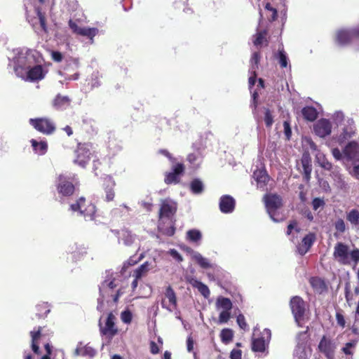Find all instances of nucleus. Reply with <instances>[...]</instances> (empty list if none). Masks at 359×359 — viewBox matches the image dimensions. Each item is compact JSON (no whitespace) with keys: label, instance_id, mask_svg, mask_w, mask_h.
<instances>
[{"label":"nucleus","instance_id":"obj_1","mask_svg":"<svg viewBox=\"0 0 359 359\" xmlns=\"http://www.w3.org/2000/svg\"><path fill=\"white\" fill-rule=\"evenodd\" d=\"M333 257L340 264L350 265L353 262V267H355L359 262V249L354 248L349 251L348 245L338 242L334 245Z\"/></svg>","mask_w":359,"mask_h":359},{"label":"nucleus","instance_id":"obj_33","mask_svg":"<svg viewBox=\"0 0 359 359\" xmlns=\"http://www.w3.org/2000/svg\"><path fill=\"white\" fill-rule=\"evenodd\" d=\"M189 187L191 191L194 194H200L204 190V185L203 182L198 178L194 179L191 182Z\"/></svg>","mask_w":359,"mask_h":359},{"label":"nucleus","instance_id":"obj_6","mask_svg":"<svg viewBox=\"0 0 359 359\" xmlns=\"http://www.w3.org/2000/svg\"><path fill=\"white\" fill-rule=\"evenodd\" d=\"M185 172V166L182 163H175L172 167V171L165 174L164 182L166 184H179L180 182L181 176Z\"/></svg>","mask_w":359,"mask_h":359},{"label":"nucleus","instance_id":"obj_16","mask_svg":"<svg viewBox=\"0 0 359 359\" xmlns=\"http://www.w3.org/2000/svg\"><path fill=\"white\" fill-rule=\"evenodd\" d=\"M236 201L229 195H224L219 200V210L223 213L232 212L235 208Z\"/></svg>","mask_w":359,"mask_h":359},{"label":"nucleus","instance_id":"obj_29","mask_svg":"<svg viewBox=\"0 0 359 359\" xmlns=\"http://www.w3.org/2000/svg\"><path fill=\"white\" fill-rule=\"evenodd\" d=\"M268 32L266 29L257 32L254 36L253 43L255 46H258L265 43V46H268L269 41L266 39Z\"/></svg>","mask_w":359,"mask_h":359},{"label":"nucleus","instance_id":"obj_24","mask_svg":"<svg viewBox=\"0 0 359 359\" xmlns=\"http://www.w3.org/2000/svg\"><path fill=\"white\" fill-rule=\"evenodd\" d=\"M188 282L193 287L196 288L204 297L208 298L210 296V292L208 287L202 282L195 278L189 279Z\"/></svg>","mask_w":359,"mask_h":359},{"label":"nucleus","instance_id":"obj_57","mask_svg":"<svg viewBox=\"0 0 359 359\" xmlns=\"http://www.w3.org/2000/svg\"><path fill=\"white\" fill-rule=\"evenodd\" d=\"M169 253L177 262H181L183 261L182 256L176 250L171 249Z\"/></svg>","mask_w":359,"mask_h":359},{"label":"nucleus","instance_id":"obj_40","mask_svg":"<svg viewBox=\"0 0 359 359\" xmlns=\"http://www.w3.org/2000/svg\"><path fill=\"white\" fill-rule=\"evenodd\" d=\"M260 59L261 55L259 52L253 53L250 59L251 69L253 72H256V70L258 69Z\"/></svg>","mask_w":359,"mask_h":359},{"label":"nucleus","instance_id":"obj_2","mask_svg":"<svg viewBox=\"0 0 359 359\" xmlns=\"http://www.w3.org/2000/svg\"><path fill=\"white\" fill-rule=\"evenodd\" d=\"M73 212H79L86 220H93L96 213V207L91 202L86 201L84 197H80L74 203L69 206Z\"/></svg>","mask_w":359,"mask_h":359},{"label":"nucleus","instance_id":"obj_64","mask_svg":"<svg viewBox=\"0 0 359 359\" xmlns=\"http://www.w3.org/2000/svg\"><path fill=\"white\" fill-rule=\"evenodd\" d=\"M353 39H359V26L351 29Z\"/></svg>","mask_w":359,"mask_h":359},{"label":"nucleus","instance_id":"obj_5","mask_svg":"<svg viewBox=\"0 0 359 359\" xmlns=\"http://www.w3.org/2000/svg\"><path fill=\"white\" fill-rule=\"evenodd\" d=\"M75 186L69 178L60 174L57 177L56 190L59 195L63 197L72 196L75 191Z\"/></svg>","mask_w":359,"mask_h":359},{"label":"nucleus","instance_id":"obj_23","mask_svg":"<svg viewBox=\"0 0 359 359\" xmlns=\"http://www.w3.org/2000/svg\"><path fill=\"white\" fill-rule=\"evenodd\" d=\"M165 295L168 299L170 305L172 307L170 308L169 306H167L165 304L164 300H162V302H161L162 307L166 309L167 310H168L170 311H172L173 309H175L177 308V302L176 294L170 285L167 287V288L165 290Z\"/></svg>","mask_w":359,"mask_h":359},{"label":"nucleus","instance_id":"obj_45","mask_svg":"<svg viewBox=\"0 0 359 359\" xmlns=\"http://www.w3.org/2000/svg\"><path fill=\"white\" fill-rule=\"evenodd\" d=\"M81 355L83 356H88L90 358H93L96 354V351L91 346H88V344L86 345L81 350Z\"/></svg>","mask_w":359,"mask_h":359},{"label":"nucleus","instance_id":"obj_3","mask_svg":"<svg viewBox=\"0 0 359 359\" xmlns=\"http://www.w3.org/2000/svg\"><path fill=\"white\" fill-rule=\"evenodd\" d=\"M29 124L37 131L44 135H51L56 129L54 121L48 117L30 118Z\"/></svg>","mask_w":359,"mask_h":359},{"label":"nucleus","instance_id":"obj_56","mask_svg":"<svg viewBox=\"0 0 359 359\" xmlns=\"http://www.w3.org/2000/svg\"><path fill=\"white\" fill-rule=\"evenodd\" d=\"M355 346V343L353 342H348L345 344V346L343 347L342 351L346 355H352V351H351V348Z\"/></svg>","mask_w":359,"mask_h":359},{"label":"nucleus","instance_id":"obj_42","mask_svg":"<svg viewBox=\"0 0 359 359\" xmlns=\"http://www.w3.org/2000/svg\"><path fill=\"white\" fill-rule=\"evenodd\" d=\"M27 70L25 67L21 66V65H16L14 67V72L16 74V76L22 80L26 81V76L27 74Z\"/></svg>","mask_w":359,"mask_h":359},{"label":"nucleus","instance_id":"obj_31","mask_svg":"<svg viewBox=\"0 0 359 359\" xmlns=\"http://www.w3.org/2000/svg\"><path fill=\"white\" fill-rule=\"evenodd\" d=\"M346 220L353 226H359V210L353 208L346 212Z\"/></svg>","mask_w":359,"mask_h":359},{"label":"nucleus","instance_id":"obj_41","mask_svg":"<svg viewBox=\"0 0 359 359\" xmlns=\"http://www.w3.org/2000/svg\"><path fill=\"white\" fill-rule=\"evenodd\" d=\"M194 259L197 264L203 269H208L210 267V264L208 259L203 257L200 253H196L194 255Z\"/></svg>","mask_w":359,"mask_h":359},{"label":"nucleus","instance_id":"obj_63","mask_svg":"<svg viewBox=\"0 0 359 359\" xmlns=\"http://www.w3.org/2000/svg\"><path fill=\"white\" fill-rule=\"evenodd\" d=\"M345 298L347 302L351 300V291L348 285H346L345 287Z\"/></svg>","mask_w":359,"mask_h":359},{"label":"nucleus","instance_id":"obj_38","mask_svg":"<svg viewBox=\"0 0 359 359\" xmlns=\"http://www.w3.org/2000/svg\"><path fill=\"white\" fill-rule=\"evenodd\" d=\"M264 121L266 128H270L273 123V116L269 108L264 109Z\"/></svg>","mask_w":359,"mask_h":359},{"label":"nucleus","instance_id":"obj_19","mask_svg":"<svg viewBox=\"0 0 359 359\" xmlns=\"http://www.w3.org/2000/svg\"><path fill=\"white\" fill-rule=\"evenodd\" d=\"M316 241V235L313 233L306 234L302 241V243L297 247V251L301 255H304L311 248Z\"/></svg>","mask_w":359,"mask_h":359},{"label":"nucleus","instance_id":"obj_47","mask_svg":"<svg viewBox=\"0 0 359 359\" xmlns=\"http://www.w3.org/2000/svg\"><path fill=\"white\" fill-rule=\"evenodd\" d=\"M335 316H336V320H337V325L340 327L344 328L346 327V320H345V317L343 314V311L341 309L337 311L336 312Z\"/></svg>","mask_w":359,"mask_h":359},{"label":"nucleus","instance_id":"obj_58","mask_svg":"<svg viewBox=\"0 0 359 359\" xmlns=\"http://www.w3.org/2000/svg\"><path fill=\"white\" fill-rule=\"evenodd\" d=\"M194 341L191 335H189L187 339V348L189 352L194 351Z\"/></svg>","mask_w":359,"mask_h":359},{"label":"nucleus","instance_id":"obj_25","mask_svg":"<svg viewBox=\"0 0 359 359\" xmlns=\"http://www.w3.org/2000/svg\"><path fill=\"white\" fill-rule=\"evenodd\" d=\"M42 327H38L37 330L30 332L32 337V348L34 353L39 355L41 353L38 341L42 336Z\"/></svg>","mask_w":359,"mask_h":359},{"label":"nucleus","instance_id":"obj_4","mask_svg":"<svg viewBox=\"0 0 359 359\" xmlns=\"http://www.w3.org/2000/svg\"><path fill=\"white\" fill-rule=\"evenodd\" d=\"M271 339V332L269 329L265 328L260 333V336L252 339L251 349L253 352L264 353L268 348L269 344Z\"/></svg>","mask_w":359,"mask_h":359},{"label":"nucleus","instance_id":"obj_62","mask_svg":"<svg viewBox=\"0 0 359 359\" xmlns=\"http://www.w3.org/2000/svg\"><path fill=\"white\" fill-rule=\"evenodd\" d=\"M256 79H257V74H256V72H253V75L251 76L249 79H248V83H249V86L250 87H252L253 86H255V83H256Z\"/></svg>","mask_w":359,"mask_h":359},{"label":"nucleus","instance_id":"obj_53","mask_svg":"<svg viewBox=\"0 0 359 359\" xmlns=\"http://www.w3.org/2000/svg\"><path fill=\"white\" fill-rule=\"evenodd\" d=\"M283 128H284V133L287 139H290L292 135V130L290 127V123L287 121H285L283 122Z\"/></svg>","mask_w":359,"mask_h":359},{"label":"nucleus","instance_id":"obj_36","mask_svg":"<svg viewBox=\"0 0 359 359\" xmlns=\"http://www.w3.org/2000/svg\"><path fill=\"white\" fill-rule=\"evenodd\" d=\"M202 238V234L198 229H191L187 232V239L193 243H198Z\"/></svg>","mask_w":359,"mask_h":359},{"label":"nucleus","instance_id":"obj_51","mask_svg":"<svg viewBox=\"0 0 359 359\" xmlns=\"http://www.w3.org/2000/svg\"><path fill=\"white\" fill-rule=\"evenodd\" d=\"M325 205V202L323 199L320 198H315L312 201V206L314 210H317L320 207H323Z\"/></svg>","mask_w":359,"mask_h":359},{"label":"nucleus","instance_id":"obj_27","mask_svg":"<svg viewBox=\"0 0 359 359\" xmlns=\"http://www.w3.org/2000/svg\"><path fill=\"white\" fill-rule=\"evenodd\" d=\"M71 100L68 96H62L60 94L56 95L53 101V107L57 109H66L70 105Z\"/></svg>","mask_w":359,"mask_h":359},{"label":"nucleus","instance_id":"obj_13","mask_svg":"<svg viewBox=\"0 0 359 359\" xmlns=\"http://www.w3.org/2000/svg\"><path fill=\"white\" fill-rule=\"evenodd\" d=\"M313 130L318 136L325 137L331 133L332 124L329 120L321 118L314 124Z\"/></svg>","mask_w":359,"mask_h":359},{"label":"nucleus","instance_id":"obj_14","mask_svg":"<svg viewBox=\"0 0 359 359\" xmlns=\"http://www.w3.org/2000/svg\"><path fill=\"white\" fill-rule=\"evenodd\" d=\"M47 72L45 71L41 65H36L27 70L26 81L35 82L45 78Z\"/></svg>","mask_w":359,"mask_h":359},{"label":"nucleus","instance_id":"obj_26","mask_svg":"<svg viewBox=\"0 0 359 359\" xmlns=\"http://www.w3.org/2000/svg\"><path fill=\"white\" fill-rule=\"evenodd\" d=\"M301 162L303 168V177L305 181L309 182L312 170L311 158L309 156H303Z\"/></svg>","mask_w":359,"mask_h":359},{"label":"nucleus","instance_id":"obj_15","mask_svg":"<svg viewBox=\"0 0 359 359\" xmlns=\"http://www.w3.org/2000/svg\"><path fill=\"white\" fill-rule=\"evenodd\" d=\"M177 211V205L170 200L165 199L161 204L159 210V218H170L173 216Z\"/></svg>","mask_w":359,"mask_h":359},{"label":"nucleus","instance_id":"obj_35","mask_svg":"<svg viewBox=\"0 0 359 359\" xmlns=\"http://www.w3.org/2000/svg\"><path fill=\"white\" fill-rule=\"evenodd\" d=\"M316 160L319 165L327 170H331L332 165L326 158L323 154L318 152L316 156Z\"/></svg>","mask_w":359,"mask_h":359},{"label":"nucleus","instance_id":"obj_60","mask_svg":"<svg viewBox=\"0 0 359 359\" xmlns=\"http://www.w3.org/2000/svg\"><path fill=\"white\" fill-rule=\"evenodd\" d=\"M150 351L152 354H157L159 352V348L154 341L150 343Z\"/></svg>","mask_w":359,"mask_h":359},{"label":"nucleus","instance_id":"obj_49","mask_svg":"<svg viewBox=\"0 0 359 359\" xmlns=\"http://www.w3.org/2000/svg\"><path fill=\"white\" fill-rule=\"evenodd\" d=\"M37 16L39 18L40 25H41L42 29L43 30L44 32L47 33L48 27L46 25V19L45 15L43 13H41L40 11H39L37 12Z\"/></svg>","mask_w":359,"mask_h":359},{"label":"nucleus","instance_id":"obj_34","mask_svg":"<svg viewBox=\"0 0 359 359\" xmlns=\"http://www.w3.org/2000/svg\"><path fill=\"white\" fill-rule=\"evenodd\" d=\"M221 341L224 344H229L233 338V332L231 329L224 328L220 332Z\"/></svg>","mask_w":359,"mask_h":359},{"label":"nucleus","instance_id":"obj_7","mask_svg":"<svg viewBox=\"0 0 359 359\" xmlns=\"http://www.w3.org/2000/svg\"><path fill=\"white\" fill-rule=\"evenodd\" d=\"M290 306L296 321L303 319L306 311V303L299 296H294L290 299Z\"/></svg>","mask_w":359,"mask_h":359},{"label":"nucleus","instance_id":"obj_43","mask_svg":"<svg viewBox=\"0 0 359 359\" xmlns=\"http://www.w3.org/2000/svg\"><path fill=\"white\" fill-rule=\"evenodd\" d=\"M278 61L282 68H285L288 65V58L283 48L278 50Z\"/></svg>","mask_w":359,"mask_h":359},{"label":"nucleus","instance_id":"obj_52","mask_svg":"<svg viewBox=\"0 0 359 359\" xmlns=\"http://www.w3.org/2000/svg\"><path fill=\"white\" fill-rule=\"evenodd\" d=\"M50 55L52 60L56 62H60L63 59V55L59 51L52 50Z\"/></svg>","mask_w":359,"mask_h":359},{"label":"nucleus","instance_id":"obj_44","mask_svg":"<svg viewBox=\"0 0 359 359\" xmlns=\"http://www.w3.org/2000/svg\"><path fill=\"white\" fill-rule=\"evenodd\" d=\"M334 226L337 232L339 233H344L346 229V223L341 218L338 219L334 222Z\"/></svg>","mask_w":359,"mask_h":359},{"label":"nucleus","instance_id":"obj_28","mask_svg":"<svg viewBox=\"0 0 359 359\" xmlns=\"http://www.w3.org/2000/svg\"><path fill=\"white\" fill-rule=\"evenodd\" d=\"M301 112L303 118L308 121H314L318 117L316 109L311 106L303 107Z\"/></svg>","mask_w":359,"mask_h":359},{"label":"nucleus","instance_id":"obj_54","mask_svg":"<svg viewBox=\"0 0 359 359\" xmlns=\"http://www.w3.org/2000/svg\"><path fill=\"white\" fill-rule=\"evenodd\" d=\"M231 359H242V351L240 349L233 348L230 353Z\"/></svg>","mask_w":359,"mask_h":359},{"label":"nucleus","instance_id":"obj_21","mask_svg":"<svg viewBox=\"0 0 359 359\" xmlns=\"http://www.w3.org/2000/svg\"><path fill=\"white\" fill-rule=\"evenodd\" d=\"M344 155L350 160L359 159V144L356 142H349L344 149Z\"/></svg>","mask_w":359,"mask_h":359},{"label":"nucleus","instance_id":"obj_48","mask_svg":"<svg viewBox=\"0 0 359 359\" xmlns=\"http://www.w3.org/2000/svg\"><path fill=\"white\" fill-rule=\"evenodd\" d=\"M236 322L241 329L243 330L244 331L248 330V325L247 324L245 318L243 314L241 313L238 315L236 318Z\"/></svg>","mask_w":359,"mask_h":359},{"label":"nucleus","instance_id":"obj_46","mask_svg":"<svg viewBox=\"0 0 359 359\" xmlns=\"http://www.w3.org/2000/svg\"><path fill=\"white\" fill-rule=\"evenodd\" d=\"M121 319L123 323L126 324H130L133 320L132 312L128 309L122 311L121 313Z\"/></svg>","mask_w":359,"mask_h":359},{"label":"nucleus","instance_id":"obj_18","mask_svg":"<svg viewBox=\"0 0 359 359\" xmlns=\"http://www.w3.org/2000/svg\"><path fill=\"white\" fill-rule=\"evenodd\" d=\"M353 40L351 29H339L335 34V41L341 46L347 45Z\"/></svg>","mask_w":359,"mask_h":359},{"label":"nucleus","instance_id":"obj_55","mask_svg":"<svg viewBox=\"0 0 359 359\" xmlns=\"http://www.w3.org/2000/svg\"><path fill=\"white\" fill-rule=\"evenodd\" d=\"M159 153L167 157L172 163H176L177 159L166 149H160Z\"/></svg>","mask_w":359,"mask_h":359},{"label":"nucleus","instance_id":"obj_30","mask_svg":"<svg viewBox=\"0 0 359 359\" xmlns=\"http://www.w3.org/2000/svg\"><path fill=\"white\" fill-rule=\"evenodd\" d=\"M30 142L32 144L34 151L36 154L39 155H43L46 153L48 149V144L46 142H37L36 140L32 139L31 140Z\"/></svg>","mask_w":359,"mask_h":359},{"label":"nucleus","instance_id":"obj_39","mask_svg":"<svg viewBox=\"0 0 359 359\" xmlns=\"http://www.w3.org/2000/svg\"><path fill=\"white\" fill-rule=\"evenodd\" d=\"M217 304L224 309V311H231L232 309L231 301L226 297H221L217 299Z\"/></svg>","mask_w":359,"mask_h":359},{"label":"nucleus","instance_id":"obj_20","mask_svg":"<svg viewBox=\"0 0 359 359\" xmlns=\"http://www.w3.org/2000/svg\"><path fill=\"white\" fill-rule=\"evenodd\" d=\"M116 183L111 177H106L103 180V187L106 194V201H111L115 196L114 187Z\"/></svg>","mask_w":359,"mask_h":359},{"label":"nucleus","instance_id":"obj_12","mask_svg":"<svg viewBox=\"0 0 359 359\" xmlns=\"http://www.w3.org/2000/svg\"><path fill=\"white\" fill-rule=\"evenodd\" d=\"M75 152L76 158L74 159V163L82 168H85L90 161V150L84 144L79 143Z\"/></svg>","mask_w":359,"mask_h":359},{"label":"nucleus","instance_id":"obj_9","mask_svg":"<svg viewBox=\"0 0 359 359\" xmlns=\"http://www.w3.org/2000/svg\"><path fill=\"white\" fill-rule=\"evenodd\" d=\"M68 25L69 28L72 29V32L83 36H86L91 41V43L93 42V38L98 34L99 30L96 27H79L78 25L74 22L72 19H70L68 22Z\"/></svg>","mask_w":359,"mask_h":359},{"label":"nucleus","instance_id":"obj_11","mask_svg":"<svg viewBox=\"0 0 359 359\" xmlns=\"http://www.w3.org/2000/svg\"><path fill=\"white\" fill-rule=\"evenodd\" d=\"M318 348L327 359H334L336 346L331 339L327 338L325 335L323 336L318 346Z\"/></svg>","mask_w":359,"mask_h":359},{"label":"nucleus","instance_id":"obj_17","mask_svg":"<svg viewBox=\"0 0 359 359\" xmlns=\"http://www.w3.org/2000/svg\"><path fill=\"white\" fill-rule=\"evenodd\" d=\"M311 287L313 288L315 293L321 294L326 292L328 290L327 285L325 280L318 277L313 276L310 278L309 280Z\"/></svg>","mask_w":359,"mask_h":359},{"label":"nucleus","instance_id":"obj_10","mask_svg":"<svg viewBox=\"0 0 359 359\" xmlns=\"http://www.w3.org/2000/svg\"><path fill=\"white\" fill-rule=\"evenodd\" d=\"M115 316L112 313L107 315L105 324L103 326L100 322V331L102 335H104L109 339H111L118 333V329L115 325Z\"/></svg>","mask_w":359,"mask_h":359},{"label":"nucleus","instance_id":"obj_59","mask_svg":"<svg viewBox=\"0 0 359 359\" xmlns=\"http://www.w3.org/2000/svg\"><path fill=\"white\" fill-rule=\"evenodd\" d=\"M297 226V222L296 220H292L290 222L287 227L286 234L287 236L290 235L292 231Z\"/></svg>","mask_w":359,"mask_h":359},{"label":"nucleus","instance_id":"obj_22","mask_svg":"<svg viewBox=\"0 0 359 359\" xmlns=\"http://www.w3.org/2000/svg\"><path fill=\"white\" fill-rule=\"evenodd\" d=\"M50 309L48 303L41 302L38 304L35 307V312L32 317L33 320H39L45 318L50 313Z\"/></svg>","mask_w":359,"mask_h":359},{"label":"nucleus","instance_id":"obj_61","mask_svg":"<svg viewBox=\"0 0 359 359\" xmlns=\"http://www.w3.org/2000/svg\"><path fill=\"white\" fill-rule=\"evenodd\" d=\"M332 154L333 156L337 160L341 159V153L340 150L338 148H334L332 150Z\"/></svg>","mask_w":359,"mask_h":359},{"label":"nucleus","instance_id":"obj_32","mask_svg":"<svg viewBox=\"0 0 359 359\" xmlns=\"http://www.w3.org/2000/svg\"><path fill=\"white\" fill-rule=\"evenodd\" d=\"M149 266L150 264L148 262H144L133 271V276L137 278L145 276L149 271Z\"/></svg>","mask_w":359,"mask_h":359},{"label":"nucleus","instance_id":"obj_37","mask_svg":"<svg viewBox=\"0 0 359 359\" xmlns=\"http://www.w3.org/2000/svg\"><path fill=\"white\" fill-rule=\"evenodd\" d=\"M254 176L257 182L259 184H262L263 185H266L269 181V175L264 170H257L254 172Z\"/></svg>","mask_w":359,"mask_h":359},{"label":"nucleus","instance_id":"obj_8","mask_svg":"<svg viewBox=\"0 0 359 359\" xmlns=\"http://www.w3.org/2000/svg\"><path fill=\"white\" fill-rule=\"evenodd\" d=\"M264 199L266 208L271 219L273 221L277 222V220L273 217V214L276 210L282 207V198L276 194H270L265 195Z\"/></svg>","mask_w":359,"mask_h":359},{"label":"nucleus","instance_id":"obj_50","mask_svg":"<svg viewBox=\"0 0 359 359\" xmlns=\"http://www.w3.org/2000/svg\"><path fill=\"white\" fill-rule=\"evenodd\" d=\"M231 318L230 311H222L219 316V323H226Z\"/></svg>","mask_w":359,"mask_h":359}]
</instances>
